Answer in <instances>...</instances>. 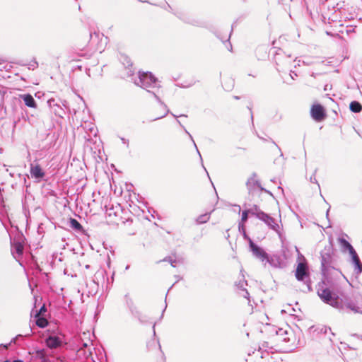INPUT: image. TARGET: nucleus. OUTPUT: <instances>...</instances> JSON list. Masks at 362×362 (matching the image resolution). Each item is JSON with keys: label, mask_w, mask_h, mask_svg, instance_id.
Masks as SVG:
<instances>
[{"label": "nucleus", "mask_w": 362, "mask_h": 362, "mask_svg": "<svg viewBox=\"0 0 362 362\" xmlns=\"http://www.w3.org/2000/svg\"><path fill=\"white\" fill-rule=\"evenodd\" d=\"M317 294L325 303L332 306L337 305V297L329 288L320 287L317 290Z\"/></svg>", "instance_id": "f257e3e1"}, {"label": "nucleus", "mask_w": 362, "mask_h": 362, "mask_svg": "<svg viewBox=\"0 0 362 362\" xmlns=\"http://www.w3.org/2000/svg\"><path fill=\"white\" fill-rule=\"evenodd\" d=\"M310 115L312 118L316 122L323 121L326 117V111L324 107L320 104H314L310 108Z\"/></svg>", "instance_id": "f03ea898"}, {"label": "nucleus", "mask_w": 362, "mask_h": 362, "mask_svg": "<svg viewBox=\"0 0 362 362\" xmlns=\"http://www.w3.org/2000/svg\"><path fill=\"white\" fill-rule=\"evenodd\" d=\"M166 114L165 107L162 104H157L150 112L151 120H156L163 117Z\"/></svg>", "instance_id": "7ed1b4c3"}, {"label": "nucleus", "mask_w": 362, "mask_h": 362, "mask_svg": "<svg viewBox=\"0 0 362 362\" xmlns=\"http://www.w3.org/2000/svg\"><path fill=\"white\" fill-rule=\"evenodd\" d=\"M252 214H255L259 219L264 221L271 228L274 230H276V228L279 227L278 224L275 222V220L273 218L262 211H257L255 214L252 213Z\"/></svg>", "instance_id": "20e7f679"}, {"label": "nucleus", "mask_w": 362, "mask_h": 362, "mask_svg": "<svg viewBox=\"0 0 362 362\" xmlns=\"http://www.w3.org/2000/svg\"><path fill=\"white\" fill-rule=\"evenodd\" d=\"M295 276L298 281H303L305 276H308V267L305 263L298 264Z\"/></svg>", "instance_id": "39448f33"}, {"label": "nucleus", "mask_w": 362, "mask_h": 362, "mask_svg": "<svg viewBox=\"0 0 362 362\" xmlns=\"http://www.w3.org/2000/svg\"><path fill=\"white\" fill-rule=\"evenodd\" d=\"M139 79L141 86L146 88L150 86L152 83L156 82L155 78L151 74L148 73H144L141 74Z\"/></svg>", "instance_id": "423d86ee"}, {"label": "nucleus", "mask_w": 362, "mask_h": 362, "mask_svg": "<svg viewBox=\"0 0 362 362\" xmlns=\"http://www.w3.org/2000/svg\"><path fill=\"white\" fill-rule=\"evenodd\" d=\"M250 246L256 257L260 258L262 260L267 258V253L262 248L256 245L251 240H250Z\"/></svg>", "instance_id": "0eeeda50"}, {"label": "nucleus", "mask_w": 362, "mask_h": 362, "mask_svg": "<svg viewBox=\"0 0 362 362\" xmlns=\"http://www.w3.org/2000/svg\"><path fill=\"white\" fill-rule=\"evenodd\" d=\"M30 173L36 179H42L45 176V173L39 164L31 165Z\"/></svg>", "instance_id": "6e6552de"}, {"label": "nucleus", "mask_w": 362, "mask_h": 362, "mask_svg": "<svg viewBox=\"0 0 362 362\" xmlns=\"http://www.w3.org/2000/svg\"><path fill=\"white\" fill-rule=\"evenodd\" d=\"M328 252L325 255H322V264L323 267H326L328 264H331L332 262V255L334 254V250L332 244H330V247L327 250Z\"/></svg>", "instance_id": "1a4fd4ad"}, {"label": "nucleus", "mask_w": 362, "mask_h": 362, "mask_svg": "<svg viewBox=\"0 0 362 362\" xmlns=\"http://www.w3.org/2000/svg\"><path fill=\"white\" fill-rule=\"evenodd\" d=\"M21 98L23 99L26 106L32 108H35L37 107V104L30 94L23 95H21Z\"/></svg>", "instance_id": "9d476101"}, {"label": "nucleus", "mask_w": 362, "mask_h": 362, "mask_svg": "<svg viewBox=\"0 0 362 362\" xmlns=\"http://www.w3.org/2000/svg\"><path fill=\"white\" fill-rule=\"evenodd\" d=\"M46 344L51 349L57 348L61 344V341L57 337H49L46 339Z\"/></svg>", "instance_id": "9b49d317"}, {"label": "nucleus", "mask_w": 362, "mask_h": 362, "mask_svg": "<svg viewBox=\"0 0 362 362\" xmlns=\"http://www.w3.org/2000/svg\"><path fill=\"white\" fill-rule=\"evenodd\" d=\"M147 347L149 349V351H156L157 352L160 351V346L154 338H151L147 342Z\"/></svg>", "instance_id": "f8f14e48"}, {"label": "nucleus", "mask_w": 362, "mask_h": 362, "mask_svg": "<svg viewBox=\"0 0 362 362\" xmlns=\"http://www.w3.org/2000/svg\"><path fill=\"white\" fill-rule=\"evenodd\" d=\"M349 107L353 112L356 113L360 112L362 110L361 104L357 101H352L350 103Z\"/></svg>", "instance_id": "ddd939ff"}, {"label": "nucleus", "mask_w": 362, "mask_h": 362, "mask_svg": "<svg viewBox=\"0 0 362 362\" xmlns=\"http://www.w3.org/2000/svg\"><path fill=\"white\" fill-rule=\"evenodd\" d=\"M69 222H70V226L71 228H73L77 230H82V228H83L82 226L76 219L71 218L69 220Z\"/></svg>", "instance_id": "4468645a"}, {"label": "nucleus", "mask_w": 362, "mask_h": 362, "mask_svg": "<svg viewBox=\"0 0 362 362\" xmlns=\"http://www.w3.org/2000/svg\"><path fill=\"white\" fill-rule=\"evenodd\" d=\"M37 319L36 320V325L41 328L45 327L48 325V321L47 319L42 317H36Z\"/></svg>", "instance_id": "2eb2a0df"}, {"label": "nucleus", "mask_w": 362, "mask_h": 362, "mask_svg": "<svg viewBox=\"0 0 362 362\" xmlns=\"http://www.w3.org/2000/svg\"><path fill=\"white\" fill-rule=\"evenodd\" d=\"M209 220V214H203L199 216L197 221L199 223H206Z\"/></svg>", "instance_id": "dca6fc26"}, {"label": "nucleus", "mask_w": 362, "mask_h": 362, "mask_svg": "<svg viewBox=\"0 0 362 362\" xmlns=\"http://www.w3.org/2000/svg\"><path fill=\"white\" fill-rule=\"evenodd\" d=\"M354 262L356 264V266L358 269V272H361V271H362V264H361V262H360V260H359V259H358L357 255L354 256Z\"/></svg>", "instance_id": "f3484780"}, {"label": "nucleus", "mask_w": 362, "mask_h": 362, "mask_svg": "<svg viewBox=\"0 0 362 362\" xmlns=\"http://www.w3.org/2000/svg\"><path fill=\"white\" fill-rule=\"evenodd\" d=\"M247 217H248V211H243L242 213V217H241L242 223L240 224L243 228L244 227V223L247 220Z\"/></svg>", "instance_id": "a211bd4d"}, {"label": "nucleus", "mask_w": 362, "mask_h": 362, "mask_svg": "<svg viewBox=\"0 0 362 362\" xmlns=\"http://www.w3.org/2000/svg\"><path fill=\"white\" fill-rule=\"evenodd\" d=\"M339 241L346 247H347V248H349L350 250H353L352 246L345 239L341 238V239H339Z\"/></svg>", "instance_id": "6ab92c4d"}, {"label": "nucleus", "mask_w": 362, "mask_h": 362, "mask_svg": "<svg viewBox=\"0 0 362 362\" xmlns=\"http://www.w3.org/2000/svg\"><path fill=\"white\" fill-rule=\"evenodd\" d=\"M46 311L47 309L45 308V305L42 306L40 310L36 313L35 317H40V315H43Z\"/></svg>", "instance_id": "aec40b11"}, {"label": "nucleus", "mask_w": 362, "mask_h": 362, "mask_svg": "<svg viewBox=\"0 0 362 362\" xmlns=\"http://www.w3.org/2000/svg\"><path fill=\"white\" fill-rule=\"evenodd\" d=\"M216 230H218V231H217V232H216V233H217V234L218 233V232H222V233H223V236H224V238H225L226 239H228V238H229V235H228V234L226 235V234L224 233V232H223L224 228L219 229V228H218L216 227ZM228 230H229V229H228V228H226V233H228Z\"/></svg>", "instance_id": "412c9836"}, {"label": "nucleus", "mask_w": 362, "mask_h": 362, "mask_svg": "<svg viewBox=\"0 0 362 362\" xmlns=\"http://www.w3.org/2000/svg\"><path fill=\"white\" fill-rule=\"evenodd\" d=\"M23 246L21 245H18L16 246V251L18 253L21 254L23 252Z\"/></svg>", "instance_id": "4be33fe9"}, {"label": "nucleus", "mask_w": 362, "mask_h": 362, "mask_svg": "<svg viewBox=\"0 0 362 362\" xmlns=\"http://www.w3.org/2000/svg\"><path fill=\"white\" fill-rule=\"evenodd\" d=\"M13 362H23V361H22L21 360H16V361H13Z\"/></svg>", "instance_id": "5701e85b"}, {"label": "nucleus", "mask_w": 362, "mask_h": 362, "mask_svg": "<svg viewBox=\"0 0 362 362\" xmlns=\"http://www.w3.org/2000/svg\"><path fill=\"white\" fill-rule=\"evenodd\" d=\"M83 346H84V347H86V346H87V344H86V343H84V344H83Z\"/></svg>", "instance_id": "b1692460"}]
</instances>
